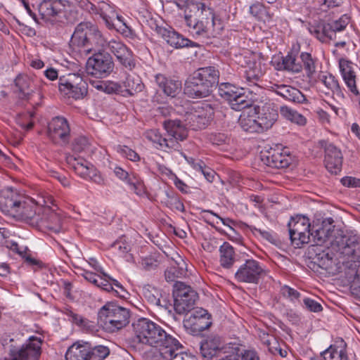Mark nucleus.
I'll list each match as a JSON object with an SVG mask.
<instances>
[{"mask_svg":"<svg viewBox=\"0 0 360 360\" xmlns=\"http://www.w3.org/2000/svg\"><path fill=\"white\" fill-rule=\"evenodd\" d=\"M112 29H115L126 37H131L134 35L133 30L126 23L115 24Z\"/></svg>","mask_w":360,"mask_h":360,"instance_id":"obj_62","label":"nucleus"},{"mask_svg":"<svg viewBox=\"0 0 360 360\" xmlns=\"http://www.w3.org/2000/svg\"><path fill=\"white\" fill-rule=\"evenodd\" d=\"M160 255L159 252H154L153 255L142 257L141 264L144 269L151 270L156 268L160 263Z\"/></svg>","mask_w":360,"mask_h":360,"instance_id":"obj_53","label":"nucleus"},{"mask_svg":"<svg viewBox=\"0 0 360 360\" xmlns=\"http://www.w3.org/2000/svg\"><path fill=\"white\" fill-rule=\"evenodd\" d=\"M198 5L199 10H201V13L205 16L206 21H209V20H210L211 25L213 28H214L216 25V20L213 9L210 7H207L203 3H199Z\"/></svg>","mask_w":360,"mask_h":360,"instance_id":"obj_59","label":"nucleus"},{"mask_svg":"<svg viewBox=\"0 0 360 360\" xmlns=\"http://www.w3.org/2000/svg\"><path fill=\"white\" fill-rule=\"evenodd\" d=\"M117 151L123 157L130 160L131 161H139V155L132 149L127 146H118Z\"/></svg>","mask_w":360,"mask_h":360,"instance_id":"obj_56","label":"nucleus"},{"mask_svg":"<svg viewBox=\"0 0 360 360\" xmlns=\"http://www.w3.org/2000/svg\"><path fill=\"white\" fill-rule=\"evenodd\" d=\"M281 293L283 297L290 300L291 302L298 300L301 296L300 292L287 285H284L281 287Z\"/></svg>","mask_w":360,"mask_h":360,"instance_id":"obj_55","label":"nucleus"},{"mask_svg":"<svg viewBox=\"0 0 360 360\" xmlns=\"http://www.w3.org/2000/svg\"><path fill=\"white\" fill-rule=\"evenodd\" d=\"M162 349L161 350L158 349L157 347L151 350L148 355V360H166L167 356L169 357V360H171L172 356L169 353H166V348L165 347H162Z\"/></svg>","mask_w":360,"mask_h":360,"instance_id":"obj_57","label":"nucleus"},{"mask_svg":"<svg viewBox=\"0 0 360 360\" xmlns=\"http://www.w3.org/2000/svg\"><path fill=\"white\" fill-rule=\"evenodd\" d=\"M58 88L63 96L75 100L82 99L88 92L87 83L77 74H70L67 78L60 77Z\"/></svg>","mask_w":360,"mask_h":360,"instance_id":"obj_11","label":"nucleus"},{"mask_svg":"<svg viewBox=\"0 0 360 360\" xmlns=\"http://www.w3.org/2000/svg\"><path fill=\"white\" fill-rule=\"evenodd\" d=\"M181 110V129H205L213 118L214 109L207 103H186Z\"/></svg>","mask_w":360,"mask_h":360,"instance_id":"obj_5","label":"nucleus"},{"mask_svg":"<svg viewBox=\"0 0 360 360\" xmlns=\"http://www.w3.org/2000/svg\"><path fill=\"white\" fill-rule=\"evenodd\" d=\"M343 186L349 188L360 187V179L352 176H345L341 179Z\"/></svg>","mask_w":360,"mask_h":360,"instance_id":"obj_64","label":"nucleus"},{"mask_svg":"<svg viewBox=\"0 0 360 360\" xmlns=\"http://www.w3.org/2000/svg\"><path fill=\"white\" fill-rule=\"evenodd\" d=\"M302 68L304 69L308 77H311L316 72V61L311 55L307 52H302L300 56Z\"/></svg>","mask_w":360,"mask_h":360,"instance_id":"obj_45","label":"nucleus"},{"mask_svg":"<svg viewBox=\"0 0 360 360\" xmlns=\"http://www.w3.org/2000/svg\"><path fill=\"white\" fill-rule=\"evenodd\" d=\"M89 344H73L66 354V360H89Z\"/></svg>","mask_w":360,"mask_h":360,"instance_id":"obj_30","label":"nucleus"},{"mask_svg":"<svg viewBox=\"0 0 360 360\" xmlns=\"http://www.w3.org/2000/svg\"><path fill=\"white\" fill-rule=\"evenodd\" d=\"M349 22V17L347 15H342L338 20L326 24L329 32L333 35L336 32L344 30Z\"/></svg>","mask_w":360,"mask_h":360,"instance_id":"obj_49","label":"nucleus"},{"mask_svg":"<svg viewBox=\"0 0 360 360\" xmlns=\"http://www.w3.org/2000/svg\"><path fill=\"white\" fill-rule=\"evenodd\" d=\"M331 248H360V236L351 235L349 236H336L330 241Z\"/></svg>","mask_w":360,"mask_h":360,"instance_id":"obj_35","label":"nucleus"},{"mask_svg":"<svg viewBox=\"0 0 360 360\" xmlns=\"http://www.w3.org/2000/svg\"><path fill=\"white\" fill-rule=\"evenodd\" d=\"M325 360H349L347 352V344L342 339L330 345L324 350Z\"/></svg>","mask_w":360,"mask_h":360,"instance_id":"obj_27","label":"nucleus"},{"mask_svg":"<svg viewBox=\"0 0 360 360\" xmlns=\"http://www.w3.org/2000/svg\"><path fill=\"white\" fill-rule=\"evenodd\" d=\"M264 75L260 62H254L245 70L243 77L250 84L257 85Z\"/></svg>","mask_w":360,"mask_h":360,"instance_id":"obj_36","label":"nucleus"},{"mask_svg":"<svg viewBox=\"0 0 360 360\" xmlns=\"http://www.w3.org/2000/svg\"><path fill=\"white\" fill-rule=\"evenodd\" d=\"M221 266L224 269H231L233 265L240 260V256L234 249H219Z\"/></svg>","mask_w":360,"mask_h":360,"instance_id":"obj_39","label":"nucleus"},{"mask_svg":"<svg viewBox=\"0 0 360 360\" xmlns=\"http://www.w3.org/2000/svg\"><path fill=\"white\" fill-rule=\"evenodd\" d=\"M16 253L22 257L24 262L30 267H32L34 271L46 268L45 264L33 257L31 254L30 249H13Z\"/></svg>","mask_w":360,"mask_h":360,"instance_id":"obj_40","label":"nucleus"},{"mask_svg":"<svg viewBox=\"0 0 360 360\" xmlns=\"http://www.w3.org/2000/svg\"><path fill=\"white\" fill-rule=\"evenodd\" d=\"M158 33L167 41L170 46L179 48V34L172 27L165 28L158 27Z\"/></svg>","mask_w":360,"mask_h":360,"instance_id":"obj_42","label":"nucleus"},{"mask_svg":"<svg viewBox=\"0 0 360 360\" xmlns=\"http://www.w3.org/2000/svg\"><path fill=\"white\" fill-rule=\"evenodd\" d=\"M189 46L196 47L197 44L195 42L181 37V56L188 60L193 59L194 57H196L197 54V51L195 50H192L191 53H188Z\"/></svg>","mask_w":360,"mask_h":360,"instance_id":"obj_52","label":"nucleus"},{"mask_svg":"<svg viewBox=\"0 0 360 360\" xmlns=\"http://www.w3.org/2000/svg\"><path fill=\"white\" fill-rule=\"evenodd\" d=\"M261 157L265 165L276 169L286 168L291 162V157L286 152H280L272 148Z\"/></svg>","mask_w":360,"mask_h":360,"instance_id":"obj_21","label":"nucleus"},{"mask_svg":"<svg viewBox=\"0 0 360 360\" xmlns=\"http://www.w3.org/2000/svg\"><path fill=\"white\" fill-rule=\"evenodd\" d=\"M155 82L167 96L174 97L179 88L178 82L167 79L162 75H157Z\"/></svg>","mask_w":360,"mask_h":360,"instance_id":"obj_38","label":"nucleus"},{"mask_svg":"<svg viewBox=\"0 0 360 360\" xmlns=\"http://www.w3.org/2000/svg\"><path fill=\"white\" fill-rule=\"evenodd\" d=\"M127 184L130 186L131 189L139 196H142L145 194L144 185L136 176L132 175L127 181Z\"/></svg>","mask_w":360,"mask_h":360,"instance_id":"obj_54","label":"nucleus"},{"mask_svg":"<svg viewBox=\"0 0 360 360\" xmlns=\"http://www.w3.org/2000/svg\"><path fill=\"white\" fill-rule=\"evenodd\" d=\"M36 227L39 229H47L53 233H59L63 230L62 216L49 207H44Z\"/></svg>","mask_w":360,"mask_h":360,"instance_id":"obj_19","label":"nucleus"},{"mask_svg":"<svg viewBox=\"0 0 360 360\" xmlns=\"http://www.w3.org/2000/svg\"><path fill=\"white\" fill-rule=\"evenodd\" d=\"M42 208L37 206L31 200L27 199L24 196V200H21L18 205L15 213L13 214V217L25 221L33 226H36L39 223V219Z\"/></svg>","mask_w":360,"mask_h":360,"instance_id":"obj_18","label":"nucleus"},{"mask_svg":"<svg viewBox=\"0 0 360 360\" xmlns=\"http://www.w3.org/2000/svg\"><path fill=\"white\" fill-rule=\"evenodd\" d=\"M209 21H203L202 20H197L196 22H195V25L193 27V31H191V33L193 34L196 35H200L203 33H206L209 31Z\"/></svg>","mask_w":360,"mask_h":360,"instance_id":"obj_61","label":"nucleus"},{"mask_svg":"<svg viewBox=\"0 0 360 360\" xmlns=\"http://www.w3.org/2000/svg\"><path fill=\"white\" fill-rule=\"evenodd\" d=\"M261 131L270 129L276 121L278 114L270 105H264L256 114Z\"/></svg>","mask_w":360,"mask_h":360,"instance_id":"obj_24","label":"nucleus"},{"mask_svg":"<svg viewBox=\"0 0 360 360\" xmlns=\"http://www.w3.org/2000/svg\"><path fill=\"white\" fill-rule=\"evenodd\" d=\"M165 129L167 132V137L163 138L156 129H151L146 132V138L151 142L160 147L166 146L169 148L179 150L180 144V121L169 120L165 122Z\"/></svg>","mask_w":360,"mask_h":360,"instance_id":"obj_7","label":"nucleus"},{"mask_svg":"<svg viewBox=\"0 0 360 360\" xmlns=\"http://www.w3.org/2000/svg\"><path fill=\"white\" fill-rule=\"evenodd\" d=\"M334 220L331 217L324 219L321 224H313L310 231V247L322 246L330 240L334 232Z\"/></svg>","mask_w":360,"mask_h":360,"instance_id":"obj_13","label":"nucleus"},{"mask_svg":"<svg viewBox=\"0 0 360 360\" xmlns=\"http://www.w3.org/2000/svg\"><path fill=\"white\" fill-rule=\"evenodd\" d=\"M217 85L219 95L229 103L237 96L236 94L240 90V88L229 82H223Z\"/></svg>","mask_w":360,"mask_h":360,"instance_id":"obj_41","label":"nucleus"},{"mask_svg":"<svg viewBox=\"0 0 360 360\" xmlns=\"http://www.w3.org/2000/svg\"><path fill=\"white\" fill-rule=\"evenodd\" d=\"M257 107L248 113L243 112L239 117L238 123L241 129L250 133H261V128L259 126L256 117Z\"/></svg>","mask_w":360,"mask_h":360,"instance_id":"obj_28","label":"nucleus"},{"mask_svg":"<svg viewBox=\"0 0 360 360\" xmlns=\"http://www.w3.org/2000/svg\"><path fill=\"white\" fill-rule=\"evenodd\" d=\"M94 13L99 14L105 21L107 27L109 29H112L116 15V12L112 6L105 1L98 2V5L95 6Z\"/></svg>","mask_w":360,"mask_h":360,"instance_id":"obj_29","label":"nucleus"},{"mask_svg":"<svg viewBox=\"0 0 360 360\" xmlns=\"http://www.w3.org/2000/svg\"><path fill=\"white\" fill-rule=\"evenodd\" d=\"M320 81L330 90L338 100H342L345 98L343 91L341 89L338 81L331 74H326L319 76Z\"/></svg>","mask_w":360,"mask_h":360,"instance_id":"obj_34","label":"nucleus"},{"mask_svg":"<svg viewBox=\"0 0 360 360\" xmlns=\"http://www.w3.org/2000/svg\"><path fill=\"white\" fill-rule=\"evenodd\" d=\"M106 39L97 26L89 21L79 23L72 35L70 46L82 55H93L87 60V74L97 78H104L110 75L114 69L112 56L103 50L105 48Z\"/></svg>","mask_w":360,"mask_h":360,"instance_id":"obj_1","label":"nucleus"},{"mask_svg":"<svg viewBox=\"0 0 360 360\" xmlns=\"http://www.w3.org/2000/svg\"><path fill=\"white\" fill-rule=\"evenodd\" d=\"M291 243L295 245H305L310 242L311 224L309 219L303 215L291 217L288 224Z\"/></svg>","mask_w":360,"mask_h":360,"instance_id":"obj_10","label":"nucleus"},{"mask_svg":"<svg viewBox=\"0 0 360 360\" xmlns=\"http://www.w3.org/2000/svg\"><path fill=\"white\" fill-rule=\"evenodd\" d=\"M92 85L98 90L107 94H120L122 93V86L118 82L112 81L95 82Z\"/></svg>","mask_w":360,"mask_h":360,"instance_id":"obj_43","label":"nucleus"},{"mask_svg":"<svg viewBox=\"0 0 360 360\" xmlns=\"http://www.w3.org/2000/svg\"><path fill=\"white\" fill-rule=\"evenodd\" d=\"M219 72L214 66L198 68L184 84V94L191 98H205L210 95L219 84Z\"/></svg>","mask_w":360,"mask_h":360,"instance_id":"obj_4","label":"nucleus"},{"mask_svg":"<svg viewBox=\"0 0 360 360\" xmlns=\"http://www.w3.org/2000/svg\"><path fill=\"white\" fill-rule=\"evenodd\" d=\"M89 141L86 137L81 136L76 139L73 143V150L77 152H81L88 146Z\"/></svg>","mask_w":360,"mask_h":360,"instance_id":"obj_63","label":"nucleus"},{"mask_svg":"<svg viewBox=\"0 0 360 360\" xmlns=\"http://www.w3.org/2000/svg\"><path fill=\"white\" fill-rule=\"evenodd\" d=\"M318 146L324 149L325 166L331 174H338L340 172L342 163V156L340 150L333 144L325 140H320Z\"/></svg>","mask_w":360,"mask_h":360,"instance_id":"obj_16","label":"nucleus"},{"mask_svg":"<svg viewBox=\"0 0 360 360\" xmlns=\"http://www.w3.org/2000/svg\"><path fill=\"white\" fill-rule=\"evenodd\" d=\"M278 70H283L294 73L300 72L302 70V63L292 52L282 57V62L278 64Z\"/></svg>","mask_w":360,"mask_h":360,"instance_id":"obj_32","label":"nucleus"},{"mask_svg":"<svg viewBox=\"0 0 360 360\" xmlns=\"http://www.w3.org/2000/svg\"><path fill=\"white\" fill-rule=\"evenodd\" d=\"M251 231L256 236L269 242L271 245L275 246L280 245V241L277 238L276 234L271 231L257 229L255 227L251 228Z\"/></svg>","mask_w":360,"mask_h":360,"instance_id":"obj_46","label":"nucleus"},{"mask_svg":"<svg viewBox=\"0 0 360 360\" xmlns=\"http://www.w3.org/2000/svg\"><path fill=\"white\" fill-rule=\"evenodd\" d=\"M193 271H195L194 267L181 259V279H188L181 281V314L195 309L194 305L198 294L190 285V281H193L192 278L195 277Z\"/></svg>","mask_w":360,"mask_h":360,"instance_id":"obj_8","label":"nucleus"},{"mask_svg":"<svg viewBox=\"0 0 360 360\" xmlns=\"http://www.w3.org/2000/svg\"><path fill=\"white\" fill-rule=\"evenodd\" d=\"M180 274V270L178 266H169L165 271V279L167 282L174 283L173 285V298L174 306L173 308L176 313L180 314V302L179 297H180V284L176 280Z\"/></svg>","mask_w":360,"mask_h":360,"instance_id":"obj_23","label":"nucleus"},{"mask_svg":"<svg viewBox=\"0 0 360 360\" xmlns=\"http://www.w3.org/2000/svg\"><path fill=\"white\" fill-rule=\"evenodd\" d=\"M70 127L67 120L63 117H56L48 126V136L56 144L66 143L70 138Z\"/></svg>","mask_w":360,"mask_h":360,"instance_id":"obj_17","label":"nucleus"},{"mask_svg":"<svg viewBox=\"0 0 360 360\" xmlns=\"http://www.w3.org/2000/svg\"><path fill=\"white\" fill-rule=\"evenodd\" d=\"M340 71L343 79L347 86L348 89L354 96H359L360 93L356 86V75L355 72L352 70L349 65L344 67L341 63L340 64Z\"/></svg>","mask_w":360,"mask_h":360,"instance_id":"obj_37","label":"nucleus"},{"mask_svg":"<svg viewBox=\"0 0 360 360\" xmlns=\"http://www.w3.org/2000/svg\"><path fill=\"white\" fill-rule=\"evenodd\" d=\"M274 91L285 100L295 103H303L307 101L305 96L298 89L291 86L276 85Z\"/></svg>","mask_w":360,"mask_h":360,"instance_id":"obj_25","label":"nucleus"},{"mask_svg":"<svg viewBox=\"0 0 360 360\" xmlns=\"http://www.w3.org/2000/svg\"><path fill=\"white\" fill-rule=\"evenodd\" d=\"M280 112L283 117L298 125L302 126L306 123V118L303 115L288 106H281Z\"/></svg>","mask_w":360,"mask_h":360,"instance_id":"obj_44","label":"nucleus"},{"mask_svg":"<svg viewBox=\"0 0 360 360\" xmlns=\"http://www.w3.org/2000/svg\"><path fill=\"white\" fill-rule=\"evenodd\" d=\"M105 47L115 55L118 62L127 69L131 70L136 66L132 51L121 41L111 39L106 41Z\"/></svg>","mask_w":360,"mask_h":360,"instance_id":"obj_15","label":"nucleus"},{"mask_svg":"<svg viewBox=\"0 0 360 360\" xmlns=\"http://www.w3.org/2000/svg\"><path fill=\"white\" fill-rule=\"evenodd\" d=\"M309 31L322 42L325 41L326 38L333 39V36L327 29L326 24L311 26L309 28Z\"/></svg>","mask_w":360,"mask_h":360,"instance_id":"obj_50","label":"nucleus"},{"mask_svg":"<svg viewBox=\"0 0 360 360\" xmlns=\"http://www.w3.org/2000/svg\"><path fill=\"white\" fill-rule=\"evenodd\" d=\"M135 338L140 343L153 347H165L171 360H178L180 344L177 339L168 335L159 325L152 321L141 318L132 323Z\"/></svg>","mask_w":360,"mask_h":360,"instance_id":"obj_3","label":"nucleus"},{"mask_svg":"<svg viewBox=\"0 0 360 360\" xmlns=\"http://www.w3.org/2000/svg\"><path fill=\"white\" fill-rule=\"evenodd\" d=\"M303 304L304 308L311 312L318 313L323 310V307L319 302L309 297L304 298Z\"/></svg>","mask_w":360,"mask_h":360,"instance_id":"obj_58","label":"nucleus"},{"mask_svg":"<svg viewBox=\"0 0 360 360\" xmlns=\"http://www.w3.org/2000/svg\"><path fill=\"white\" fill-rule=\"evenodd\" d=\"M130 312L127 308L108 302L98 311V323L106 331L114 333L129 323Z\"/></svg>","mask_w":360,"mask_h":360,"instance_id":"obj_6","label":"nucleus"},{"mask_svg":"<svg viewBox=\"0 0 360 360\" xmlns=\"http://www.w3.org/2000/svg\"><path fill=\"white\" fill-rule=\"evenodd\" d=\"M236 96H237L229 102V105L233 110L240 111L245 108H249L254 105V99L249 98L248 96L245 94L243 88L238 91Z\"/></svg>","mask_w":360,"mask_h":360,"instance_id":"obj_33","label":"nucleus"},{"mask_svg":"<svg viewBox=\"0 0 360 360\" xmlns=\"http://www.w3.org/2000/svg\"><path fill=\"white\" fill-rule=\"evenodd\" d=\"M221 350V338L217 335H208L200 342V351L204 359L210 360L217 356Z\"/></svg>","mask_w":360,"mask_h":360,"instance_id":"obj_22","label":"nucleus"},{"mask_svg":"<svg viewBox=\"0 0 360 360\" xmlns=\"http://www.w3.org/2000/svg\"><path fill=\"white\" fill-rule=\"evenodd\" d=\"M68 161L80 177L97 184H103V179L100 172L91 162L83 158L73 157L68 158Z\"/></svg>","mask_w":360,"mask_h":360,"instance_id":"obj_14","label":"nucleus"},{"mask_svg":"<svg viewBox=\"0 0 360 360\" xmlns=\"http://www.w3.org/2000/svg\"><path fill=\"white\" fill-rule=\"evenodd\" d=\"M265 270L255 259H246L235 273V279L239 283L258 284L264 276Z\"/></svg>","mask_w":360,"mask_h":360,"instance_id":"obj_12","label":"nucleus"},{"mask_svg":"<svg viewBox=\"0 0 360 360\" xmlns=\"http://www.w3.org/2000/svg\"><path fill=\"white\" fill-rule=\"evenodd\" d=\"M181 156L184 157L185 160L184 167L186 170L189 171L193 169L198 172V169H202L203 162L201 160L188 156L184 153H181Z\"/></svg>","mask_w":360,"mask_h":360,"instance_id":"obj_51","label":"nucleus"},{"mask_svg":"<svg viewBox=\"0 0 360 360\" xmlns=\"http://www.w3.org/2000/svg\"><path fill=\"white\" fill-rule=\"evenodd\" d=\"M24 196L17 190L7 187L0 193V209L5 214L13 216Z\"/></svg>","mask_w":360,"mask_h":360,"instance_id":"obj_20","label":"nucleus"},{"mask_svg":"<svg viewBox=\"0 0 360 360\" xmlns=\"http://www.w3.org/2000/svg\"><path fill=\"white\" fill-rule=\"evenodd\" d=\"M89 360H104L110 354V349L103 345H97L91 348L89 346Z\"/></svg>","mask_w":360,"mask_h":360,"instance_id":"obj_48","label":"nucleus"},{"mask_svg":"<svg viewBox=\"0 0 360 360\" xmlns=\"http://www.w3.org/2000/svg\"><path fill=\"white\" fill-rule=\"evenodd\" d=\"M251 231L256 236L269 242L271 245L275 246L280 245V241L277 238L276 234L271 231L257 229L255 227L251 228Z\"/></svg>","mask_w":360,"mask_h":360,"instance_id":"obj_47","label":"nucleus"},{"mask_svg":"<svg viewBox=\"0 0 360 360\" xmlns=\"http://www.w3.org/2000/svg\"><path fill=\"white\" fill-rule=\"evenodd\" d=\"M309 252V258L319 266L325 269L335 265L338 269L344 270L345 277L352 285L359 272L360 255L356 249H311Z\"/></svg>","mask_w":360,"mask_h":360,"instance_id":"obj_2","label":"nucleus"},{"mask_svg":"<svg viewBox=\"0 0 360 360\" xmlns=\"http://www.w3.org/2000/svg\"><path fill=\"white\" fill-rule=\"evenodd\" d=\"M121 86L124 87L125 91L130 96L141 92L144 86L141 77L135 74H128Z\"/></svg>","mask_w":360,"mask_h":360,"instance_id":"obj_31","label":"nucleus"},{"mask_svg":"<svg viewBox=\"0 0 360 360\" xmlns=\"http://www.w3.org/2000/svg\"><path fill=\"white\" fill-rule=\"evenodd\" d=\"M65 9L62 0H44L39 6V12L42 18L49 20Z\"/></svg>","mask_w":360,"mask_h":360,"instance_id":"obj_26","label":"nucleus"},{"mask_svg":"<svg viewBox=\"0 0 360 360\" xmlns=\"http://www.w3.org/2000/svg\"><path fill=\"white\" fill-rule=\"evenodd\" d=\"M183 314H184V328L190 335H198L212 325L211 315L202 308H197Z\"/></svg>","mask_w":360,"mask_h":360,"instance_id":"obj_9","label":"nucleus"},{"mask_svg":"<svg viewBox=\"0 0 360 360\" xmlns=\"http://www.w3.org/2000/svg\"><path fill=\"white\" fill-rule=\"evenodd\" d=\"M269 351L273 354H278L281 357H285L288 355V352L285 349H282L279 343L274 339V342H271L270 340H267Z\"/></svg>","mask_w":360,"mask_h":360,"instance_id":"obj_60","label":"nucleus"}]
</instances>
